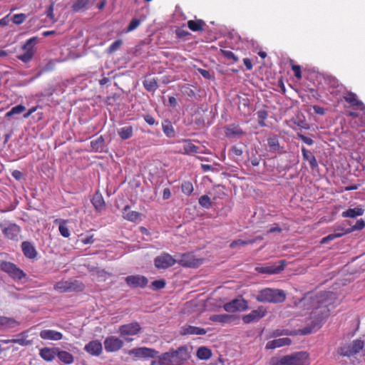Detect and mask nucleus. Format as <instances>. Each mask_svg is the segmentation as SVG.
I'll return each instance as SVG.
<instances>
[{"mask_svg":"<svg viewBox=\"0 0 365 365\" xmlns=\"http://www.w3.org/2000/svg\"><path fill=\"white\" fill-rule=\"evenodd\" d=\"M255 243V240H236L232 241L230 245V248H235L236 247L245 246L247 245H252Z\"/></svg>","mask_w":365,"mask_h":365,"instance_id":"8fccbe9b","label":"nucleus"},{"mask_svg":"<svg viewBox=\"0 0 365 365\" xmlns=\"http://www.w3.org/2000/svg\"><path fill=\"white\" fill-rule=\"evenodd\" d=\"M199 73L206 79H210L211 78V74L209 71L200 68L198 69Z\"/></svg>","mask_w":365,"mask_h":365,"instance_id":"774afa93","label":"nucleus"},{"mask_svg":"<svg viewBox=\"0 0 365 365\" xmlns=\"http://www.w3.org/2000/svg\"><path fill=\"white\" fill-rule=\"evenodd\" d=\"M123 217L128 221L135 222L138 221L140 216L141 213L137 211L130 210V207L129 205H125L122 211Z\"/></svg>","mask_w":365,"mask_h":365,"instance_id":"c756f323","label":"nucleus"},{"mask_svg":"<svg viewBox=\"0 0 365 365\" xmlns=\"http://www.w3.org/2000/svg\"><path fill=\"white\" fill-rule=\"evenodd\" d=\"M286 265V262L284 260H280L278 262V264H274L271 266H265V267H256V271L259 273L262 274H279L281 272Z\"/></svg>","mask_w":365,"mask_h":365,"instance_id":"f3484780","label":"nucleus"},{"mask_svg":"<svg viewBox=\"0 0 365 365\" xmlns=\"http://www.w3.org/2000/svg\"><path fill=\"white\" fill-rule=\"evenodd\" d=\"M19 322L12 317L0 316V330H7L19 325Z\"/></svg>","mask_w":365,"mask_h":365,"instance_id":"cd10ccee","label":"nucleus"},{"mask_svg":"<svg viewBox=\"0 0 365 365\" xmlns=\"http://www.w3.org/2000/svg\"><path fill=\"white\" fill-rule=\"evenodd\" d=\"M182 148H180L179 153L182 154L190 155L198 153L199 148L194 145L191 140L184 139L182 140Z\"/></svg>","mask_w":365,"mask_h":365,"instance_id":"393cba45","label":"nucleus"},{"mask_svg":"<svg viewBox=\"0 0 365 365\" xmlns=\"http://www.w3.org/2000/svg\"><path fill=\"white\" fill-rule=\"evenodd\" d=\"M118 134L121 140H128L133 135V128L131 125L122 127L118 130Z\"/></svg>","mask_w":365,"mask_h":365,"instance_id":"4c0bfd02","label":"nucleus"},{"mask_svg":"<svg viewBox=\"0 0 365 365\" xmlns=\"http://www.w3.org/2000/svg\"><path fill=\"white\" fill-rule=\"evenodd\" d=\"M364 210L361 207L349 208L346 211H344L341 214L343 217H351L354 218L357 216H361L364 214Z\"/></svg>","mask_w":365,"mask_h":365,"instance_id":"58836bf2","label":"nucleus"},{"mask_svg":"<svg viewBox=\"0 0 365 365\" xmlns=\"http://www.w3.org/2000/svg\"><path fill=\"white\" fill-rule=\"evenodd\" d=\"M166 285V282L164 279L155 280L150 284V288L153 290H160L163 289Z\"/></svg>","mask_w":365,"mask_h":365,"instance_id":"5fc2aeb1","label":"nucleus"},{"mask_svg":"<svg viewBox=\"0 0 365 365\" xmlns=\"http://www.w3.org/2000/svg\"><path fill=\"white\" fill-rule=\"evenodd\" d=\"M36 41V37L29 38L22 47V48L26 51L25 53L17 56V58L24 63H29L34 57V51L33 44H34Z\"/></svg>","mask_w":365,"mask_h":365,"instance_id":"f8f14e48","label":"nucleus"},{"mask_svg":"<svg viewBox=\"0 0 365 365\" xmlns=\"http://www.w3.org/2000/svg\"><path fill=\"white\" fill-rule=\"evenodd\" d=\"M190 358L187 346H181L176 350L170 349L158 357V361H153L151 365H183Z\"/></svg>","mask_w":365,"mask_h":365,"instance_id":"f257e3e1","label":"nucleus"},{"mask_svg":"<svg viewBox=\"0 0 365 365\" xmlns=\"http://www.w3.org/2000/svg\"><path fill=\"white\" fill-rule=\"evenodd\" d=\"M162 127L163 133L167 137L172 138L175 136V132L170 122L165 121V123H163Z\"/></svg>","mask_w":365,"mask_h":365,"instance_id":"c03bdc74","label":"nucleus"},{"mask_svg":"<svg viewBox=\"0 0 365 365\" xmlns=\"http://www.w3.org/2000/svg\"><path fill=\"white\" fill-rule=\"evenodd\" d=\"M56 356L58 358V359L65 364H71L74 361V357L73 356L66 351H61L58 349H56Z\"/></svg>","mask_w":365,"mask_h":365,"instance_id":"72a5a7b5","label":"nucleus"},{"mask_svg":"<svg viewBox=\"0 0 365 365\" xmlns=\"http://www.w3.org/2000/svg\"><path fill=\"white\" fill-rule=\"evenodd\" d=\"M141 329L140 325L138 322H132L120 326L119 333L121 336L136 335Z\"/></svg>","mask_w":365,"mask_h":365,"instance_id":"dca6fc26","label":"nucleus"},{"mask_svg":"<svg viewBox=\"0 0 365 365\" xmlns=\"http://www.w3.org/2000/svg\"><path fill=\"white\" fill-rule=\"evenodd\" d=\"M128 354L137 359L155 358L158 354V351L151 348L139 347L130 350Z\"/></svg>","mask_w":365,"mask_h":365,"instance_id":"ddd939ff","label":"nucleus"},{"mask_svg":"<svg viewBox=\"0 0 365 365\" xmlns=\"http://www.w3.org/2000/svg\"><path fill=\"white\" fill-rule=\"evenodd\" d=\"M199 204L204 208L209 209L212 207V201L210 197L204 195L199 198Z\"/></svg>","mask_w":365,"mask_h":365,"instance_id":"09e8293b","label":"nucleus"},{"mask_svg":"<svg viewBox=\"0 0 365 365\" xmlns=\"http://www.w3.org/2000/svg\"><path fill=\"white\" fill-rule=\"evenodd\" d=\"M351 232V230H350V229H346V230H345L344 228L337 229L334 233L329 234L327 236L323 237L321 240V243L326 244V243L329 242V241H332L336 238L341 237L346 234L350 233Z\"/></svg>","mask_w":365,"mask_h":365,"instance_id":"2f4dec72","label":"nucleus"},{"mask_svg":"<svg viewBox=\"0 0 365 365\" xmlns=\"http://www.w3.org/2000/svg\"><path fill=\"white\" fill-rule=\"evenodd\" d=\"M143 86L147 91H155L158 88V83L155 78L145 79L143 82Z\"/></svg>","mask_w":365,"mask_h":365,"instance_id":"37998d69","label":"nucleus"},{"mask_svg":"<svg viewBox=\"0 0 365 365\" xmlns=\"http://www.w3.org/2000/svg\"><path fill=\"white\" fill-rule=\"evenodd\" d=\"M267 145L270 152H277L280 150V145L277 136L274 135L267 139Z\"/></svg>","mask_w":365,"mask_h":365,"instance_id":"a19ab883","label":"nucleus"},{"mask_svg":"<svg viewBox=\"0 0 365 365\" xmlns=\"http://www.w3.org/2000/svg\"><path fill=\"white\" fill-rule=\"evenodd\" d=\"M26 110V107L23 105H18L13 107L6 113V117H11L14 115L20 114Z\"/></svg>","mask_w":365,"mask_h":365,"instance_id":"de8ad7c7","label":"nucleus"},{"mask_svg":"<svg viewBox=\"0 0 365 365\" xmlns=\"http://www.w3.org/2000/svg\"><path fill=\"white\" fill-rule=\"evenodd\" d=\"M207 333L204 328L185 324L180 328V334L185 335H204Z\"/></svg>","mask_w":365,"mask_h":365,"instance_id":"412c9836","label":"nucleus"},{"mask_svg":"<svg viewBox=\"0 0 365 365\" xmlns=\"http://www.w3.org/2000/svg\"><path fill=\"white\" fill-rule=\"evenodd\" d=\"M140 25V21L138 19H133L128 26V31H131L135 30L138 26Z\"/></svg>","mask_w":365,"mask_h":365,"instance_id":"680f3d73","label":"nucleus"},{"mask_svg":"<svg viewBox=\"0 0 365 365\" xmlns=\"http://www.w3.org/2000/svg\"><path fill=\"white\" fill-rule=\"evenodd\" d=\"M292 69L294 73V76L297 78V79H301L302 78V71H301V66H299V65H293L292 66Z\"/></svg>","mask_w":365,"mask_h":365,"instance_id":"bf43d9fd","label":"nucleus"},{"mask_svg":"<svg viewBox=\"0 0 365 365\" xmlns=\"http://www.w3.org/2000/svg\"><path fill=\"white\" fill-rule=\"evenodd\" d=\"M223 308L227 312H242L248 309V303L242 298L235 299L225 303Z\"/></svg>","mask_w":365,"mask_h":365,"instance_id":"9d476101","label":"nucleus"},{"mask_svg":"<svg viewBox=\"0 0 365 365\" xmlns=\"http://www.w3.org/2000/svg\"><path fill=\"white\" fill-rule=\"evenodd\" d=\"M127 285L133 289L145 288L148 283V279L140 274L129 275L125 278Z\"/></svg>","mask_w":365,"mask_h":365,"instance_id":"9b49d317","label":"nucleus"},{"mask_svg":"<svg viewBox=\"0 0 365 365\" xmlns=\"http://www.w3.org/2000/svg\"><path fill=\"white\" fill-rule=\"evenodd\" d=\"M297 138L309 145H312L314 143V140L312 138L307 137L301 133H297Z\"/></svg>","mask_w":365,"mask_h":365,"instance_id":"13d9d810","label":"nucleus"},{"mask_svg":"<svg viewBox=\"0 0 365 365\" xmlns=\"http://www.w3.org/2000/svg\"><path fill=\"white\" fill-rule=\"evenodd\" d=\"M81 242L84 245L93 244L94 242L93 235H89L81 239Z\"/></svg>","mask_w":365,"mask_h":365,"instance_id":"338daca9","label":"nucleus"},{"mask_svg":"<svg viewBox=\"0 0 365 365\" xmlns=\"http://www.w3.org/2000/svg\"><path fill=\"white\" fill-rule=\"evenodd\" d=\"M92 5L91 0H75L71 5V10L74 13L85 11Z\"/></svg>","mask_w":365,"mask_h":365,"instance_id":"a878e982","label":"nucleus"},{"mask_svg":"<svg viewBox=\"0 0 365 365\" xmlns=\"http://www.w3.org/2000/svg\"><path fill=\"white\" fill-rule=\"evenodd\" d=\"M292 332L288 329H277L275 330H273L269 335V337L274 338L283 335H292Z\"/></svg>","mask_w":365,"mask_h":365,"instance_id":"864d4df0","label":"nucleus"},{"mask_svg":"<svg viewBox=\"0 0 365 365\" xmlns=\"http://www.w3.org/2000/svg\"><path fill=\"white\" fill-rule=\"evenodd\" d=\"M317 302L319 304L318 306L313 309L309 317L310 324L312 328L320 327L330 314L328 303L322 299H318Z\"/></svg>","mask_w":365,"mask_h":365,"instance_id":"7ed1b4c3","label":"nucleus"},{"mask_svg":"<svg viewBox=\"0 0 365 365\" xmlns=\"http://www.w3.org/2000/svg\"><path fill=\"white\" fill-rule=\"evenodd\" d=\"M210 319L214 322L227 324L230 323L234 319V317L227 314H213L210 316Z\"/></svg>","mask_w":365,"mask_h":365,"instance_id":"c9c22d12","label":"nucleus"},{"mask_svg":"<svg viewBox=\"0 0 365 365\" xmlns=\"http://www.w3.org/2000/svg\"><path fill=\"white\" fill-rule=\"evenodd\" d=\"M53 288L61 293L80 292L85 289V285L83 282L76 279L61 280L56 283Z\"/></svg>","mask_w":365,"mask_h":365,"instance_id":"39448f33","label":"nucleus"},{"mask_svg":"<svg viewBox=\"0 0 365 365\" xmlns=\"http://www.w3.org/2000/svg\"><path fill=\"white\" fill-rule=\"evenodd\" d=\"M259 302L282 303L286 299V294L282 289L265 288L259 291L255 297Z\"/></svg>","mask_w":365,"mask_h":365,"instance_id":"20e7f679","label":"nucleus"},{"mask_svg":"<svg viewBox=\"0 0 365 365\" xmlns=\"http://www.w3.org/2000/svg\"><path fill=\"white\" fill-rule=\"evenodd\" d=\"M21 250L24 256L30 259H34L37 256V251L34 246L29 241L21 243Z\"/></svg>","mask_w":365,"mask_h":365,"instance_id":"b1692460","label":"nucleus"},{"mask_svg":"<svg viewBox=\"0 0 365 365\" xmlns=\"http://www.w3.org/2000/svg\"><path fill=\"white\" fill-rule=\"evenodd\" d=\"M292 340L289 338H280L269 341L265 346L266 349H274L284 346L290 345Z\"/></svg>","mask_w":365,"mask_h":365,"instance_id":"bb28decb","label":"nucleus"},{"mask_svg":"<svg viewBox=\"0 0 365 365\" xmlns=\"http://www.w3.org/2000/svg\"><path fill=\"white\" fill-rule=\"evenodd\" d=\"M220 52L228 60H231L232 63H237L239 61L237 56L235 55V53L229 50L220 49Z\"/></svg>","mask_w":365,"mask_h":365,"instance_id":"603ef678","label":"nucleus"},{"mask_svg":"<svg viewBox=\"0 0 365 365\" xmlns=\"http://www.w3.org/2000/svg\"><path fill=\"white\" fill-rule=\"evenodd\" d=\"M187 27L194 32L197 31H202L204 30V26L205 25V23L202 19H197V20H189L187 22Z\"/></svg>","mask_w":365,"mask_h":365,"instance_id":"f704fd0d","label":"nucleus"},{"mask_svg":"<svg viewBox=\"0 0 365 365\" xmlns=\"http://www.w3.org/2000/svg\"><path fill=\"white\" fill-rule=\"evenodd\" d=\"M104 348L107 352H116L123 346V341L115 336H110L104 340Z\"/></svg>","mask_w":365,"mask_h":365,"instance_id":"4468645a","label":"nucleus"},{"mask_svg":"<svg viewBox=\"0 0 365 365\" xmlns=\"http://www.w3.org/2000/svg\"><path fill=\"white\" fill-rule=\"evenodd\" d=\"M364 227H365V222L362 219H361L359 220H357V222L353 227V230H362Z\"/></svg>","mask_w":365,"mask_h":365,"instance_id":"69168bd1","label":"nucleus"},{"mask_svg":"<svg viewBox=\"0 0 365 365\" xmlns=\"http://www.w3.org/2000/svg\"><path fill=\"white\" fill-rule=\"evenodd\" d=\"M311 359L307 351H297L283 356H273L269 365H310Z\"/></svg>","mask_w":365,"mask_h":365,"instance_id":"f03ea898","label":"nucleus"},{"mask_svg":"<svg viewBox=\"0 0 365 365\" xmlns=\"http://www.w3.org/2000/svg\"><path fill=\"white\" fill-rule=\"evenodd\" d=\"M230 151L235 155V156H241L243 153V150L241 148L233 145L230 148Z\"/></svg>","mask_w":365,"mask_h":365,"instance_id":"e2e57ef3","label":"nucleus"},{"mask_svg":"<svg viewBox=\"0 0 365 365\" xmlns=\"http://www.w3.org/2000/svg\"><path fill=\"white\" fill-rule=\"evenodd\" d=\"M203 259L196 258L192 253H185L180 255V258L177 262L185 267H198L202 264Z\"/></svg>","mask_w":365,"mask_h":365,"instance_id":"6e6552de","label":"nucleus"},{"mask_svg":"<svg viewBox=\"0 0 365 365\" xmlns=\"http://www.w3.org/2000/svg\"><path fill=\"white\" fill-rule=\"evenodd\" d=\"M0 269L15 281H20L26 277V273L22 269L10 262H1Z\"/></svg>","mask_w":365,"mask_h":365,"instance_id":"423d86ee","label":"nucleus"},{"mask_svg":"<svg viewBox=\"0 0 365 365\" xmlns=\"http://www.w3.org/2000/svg\"><path fill=\"white\" fill-rule=\"evenodd\" d=\"M68 222V220H59L56 219L54 220L55 224H59L58 230L60 234L66 238H68L70 237V232L68 228L66 226L67 222Z\"/></svg>","mask_w":365,"mask_h":365,"instance_id":"e433bc0d","label":"nucleus"},{"mask_svg":"<svg viewBox=\"0 0 365 365\" xmlns=\"http://www.w3.org/2000/svg\"><path fill=\"white\" fill-rule=\"evenodd\" d=\"M123 44V41L121 39H118L115 41L113 43L110 44V46L108 48V53H113L118 51L120 47Z\"/></svg>","mask_w":365,"mask_h":365,"instance_id":"6e6d98bb","label":"nucleus"},{"mask_svg":"<svg viewBox=\"0 0 365 365\" xmlns=\"http://www.w3.org/2000/svg\"><path fill=\"white\" fill-rule=\"evenodd\" d=\"M143 118H144L145 121L150 125H153L158 124V123L156 122L155 118L150 115H148V114L145 115L143 116Z\"/></svg>","mask_w":365,"mask_h":365,"instance_id":"0e129e2a","label":"nucleus"},{"mask_svg":"<svg viewBox=\"0 0 365 365\" xmlns=\"http://www.w3.org/2000/svg\"><path fill=\"white\" fill-rule=\"evenodd\" d=\"M27 336L24 332L21 333L18 335L16 339H13L14 344H18L21 346H28L31 343L29 340L26 339Z\"/></svg>","mask_w":365,"mask_h":365,"instance_id":"49530a36","label":"nucleus"},{"mask_svg":"<svg viewBox=\"0 0 365 365\" xmlns=\"http://www.w3.org/2000/svg\"><path fill=\"white\" fill-rule=\"evenodd\" d=\"M267 309L263 306H259L257 309L252 310L250 313L242 317V321L245 324L258 322L267 314Z\"/></svg>","mask_w":365,"mask_h":365,"instance_id":"2eb2a0df","label":"nucleus"},{"mask_svg":"<svg viewBox=\"0 0 365 365\" xmlns=\"http://www.w3.org/2000/svg\"><path fill=\"white\" fill-rule=\"evenodd\" d=\"M105 140L102 135L91 142L92 150L96 152H101L104 148Z\"/></svg>","mask_w":365,"mask_h":365,"instance_id":"ea45409f","label":"nucleus"},{"mask_svg":"<svg viewBox=\"0 0 365 365\" xmlns=\"http://www.w3.org/2000/svg\"><path fill=\"white\" fill-rule=\"evenodd\" d=\"M57 351L56 349L45 347L40 350V356L46 361H51L55 359Z\"/></svg>","mask_w":365,"mask_h":365,"instance_id":"473e14b6","label":"nucleus"},{"mask_svg":"<svg viewBox=\"0 0 365 365\" xmlns=\"http://www.w3.org/2000/svg\"><path fill=\"white\" fill-rule=\"evenodd\" d=\"M258 123L260 126H265V120L267 118L268 113L265 110H258L257 113Z\"/></svg>","mask_w":365,"mask_h":365,"instance_id":"3c124183","label":"nucleus"},{"mask_svg":"<svg viewBox=\"0 0 365 365\" xmlns=\"http://www.w3.org/2000/svg\"><path fill=\"white\" fill-rule=\"evenodd\" d=\"M181 190L186 195H190L194 190L193 185L190 181H184L181 184Z\"/></svg>","mask_w":365,"mask_h":365,"instance_id":"a18cd8bd","label":"nucleus"},{"mask_svg":"<svg viewBox=\"0 0 365 365\" xmlns=\"http://www.w3.org/2000/svg\"><path fill=\"white\" fill-rule=\"evenodd\" d=\"M344 99L351 106L356 108L360 110H365V105L361 101L358 99V97L356 93L351 91H348L344 96Z\"/></svg>","mask_w":365,"mask_h":365,"instance_id":"6ab92c4d","label":"nucleus"},{"mask_svg":"<svg viewBox=\"0 0 365 365\" xmlns=\"http://www.w3.org/2000/svg\"><path fill=\"white\" fill-rule=\"evenodd\" d=\"M2 232L9 240L18 241L21 227L15 223H11L3 229Z\"/></svg>","mask_w":365,"mask_h":365,"instance_id":"a211bd4d","label":"nucleus"},{"mask_svg":"<svg viewBox=\"0 0 365 365\" xmlns=\"http://www.w3.org/2000/svg\"><path fill=\"white\" fill-rule=\"evenodd\" d=\"M91 201L97 212H101L106 209L105 200L99 192H96L93 195Z\"/></svg>","mask_w":365,"mask_h":365,"instance_id":"c85d7f7f","label":"nucleus"},{"mask_svg":"<svg viewBox=\"0 0 365 365\" xmlns=\"http://www.w3.org/2000/svg\"><path fill=\"white\" fill-rule=\"evenodd\" d=\"M197 357L201 360H207L212 356V351L205 346L200 347L197 351Z\"/></svg>","mask_w":365,"mask_h":365,"instance_id":"79ce46f5","label":"nucleus"},{"mask_svg":"<svg viewBox=\"0 0 365 365\" xmlns=\"http://www.w3.org/2000/svg\"><path fill=\"white\" fill-rule=\"evenodd\" d=\"M26 19V15L25 14H16L13 16L12 21L14 24L16 25H20L24 23Z\"/></svg>","mask_w":365,"mask_h":365,"instance_id":"4d7b16f0","label":"nucleus"},{"mask_svg":"<svg viewBox=\"0 0 365 365\" xmlns=\"http://www.w3.org/2000/svg\"><path fill=\"white\" fill-rule=\"evenodd\" d=\"M39 336L44 340L59 341L63 339L61 332L52 329H43L41 331Z\"/></svg>","mask_w":365,"mask_h":365,"instance_id":"4be33fe9","label":"nucleus"},{"mask_svg":"<svg viewBox=\"0 0 365 365\" xmlns=\"http://www.w3.org/2000/svg\"><path fill=\"white\" fill-rule=\"evenodd\" d=\"M302 158L303 160L305 161L309 162V166L312 170H314L318 169L319 165L317 163V160L314 155V154L309 150H307L306 148L302 147Z\"/></svg>","mask_w":365,"mask_h":365,"instance_id":"5701e85b","label":"nucleus"},{"mask_svg":"<svg viewBox=\"0 0 365 365\" xmlns=\"http://www.w3.org/2000/svg\"><path fill=\"white\" fill-rule=\"evenodd\" d=\"M175 263H177V259L167 252L162 253L154 259V264L158 269H165L173 266Z\"/></svg>","mask_w":365,"mask_h":365,"instance_id":"1a4fd4ad","label":"nucleus"},{"mask_svg":"<svg viewBox=\"0 0 365 365\" xmlns=\"http://www.w3.org/2000/svg\"><path fill=\"white\" fill-rule=\"evenodd\" d=\"M294 123L298 125L299 127L302 128H304V129H309V125L308 123H307L304 120H302V119H299V118H297V119H295L294 120Z\"/></svg>","mask_w":365,"mask_h":365,"instance_id":"052dcab7","label":"nucleus"},{"mask_svg":"<svg viewBox=\"0 0 365 365\" xmlns=\"http://www.w3.org/2000/svg\"><path fill=\"white\" fill-rule=\"evenodd\" d=\"M225 133L227 138H235L240 137L245 133L239 125L231 124L225 128Z\"/></svg>","mask_w":365,"mask_h":365,"instance_id":"7c9ffc66","label":"nucleus"},{"mask_svg":"<svg viewBox=\"0 0 365 365\" xmlns=\"http://www.w3.org/2000/svg\"><path fill=\"white\" fill-rule=\"evenodd\" d=\"M364 346V341L356 339L351 343L343 344L339 349V354L343 356L349 357L359 353Z\"/></svg>","mask_w":365,"mask_h":365,"instance_id":"0eeeda50","label":"nucleus"},{"mask_svg":"<svg viewBox=\"0 0 365 365\" xmlns=\"http://www.w3.org/2000/svg\"><path fill=\"white\" fill-rule=\"evenodd\" d=\"M84 350L92 356H98L103 351V346L98 340H92L84 347Z\"/></svg>","mask_w":365,"mask_h":365,"instance_id":"aec40b11","label":"nucleus"}]
</instances>
